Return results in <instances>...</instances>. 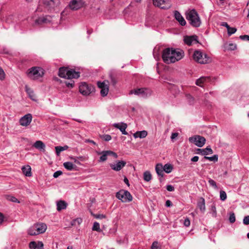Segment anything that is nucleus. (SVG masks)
I'll use <instances>...</instances> for the list:
<instances>
[{
	"label": "nucleus",
	"instance_id": "f257e3e1",
	"mask_svg": "<svg viewBox=\"0 0 249 249\" xmlns=\"http://www.w3.org/2000/svg\"><path fill=\"white\" fill-rule=\"evenodd\" d=\"M183 55L184 53L181 50L167 48L162 51V58L164 63L169 64L179 61Z\"/></svg>",
	"mask_w": 249,
	"mask_h": 249
},
{
	"label": "nucleus",
	"instance_id": "f03ea898",
	"mask_svg": "<svg viewBox=\"0 0 249 249\" xmlns=\"http://www.w3.org/2000/svg\"><path fill=\"white\" fill-rule=\"evenodd\" d=\"M186 18L193 27H198L201 24V20L198 14L195 9L186 12Z\"/></svg>",
	"mask_w": 249,
	"mask_h": 249
},
{
	"label": "nucleus",
	"instance_id": "7ed1b4c3",
	"mask_svg": "<svg viewBox=\"0 0 249 249\" xmlns=\"http://www.w3.org/2000/svg\"><path fill=\"white\" fill-rule=\"evenodd\" d=\"M58 75L62 78L67 79L78 78L80 73L74 70H69L67 68L62 67L59 70Z\"/></svg>",
	"mask_w": 249,
	"mask_h": 249
},
{
	"label": "nucleus",
	"instance_id": "20e7f679",
	"mask_svg": "<svg viewBox=\"0 0 249 249\" xmlns=\"http://www.w3.org/2000/svg\"><path fill=\"white\" fill-rule=\"evenodd\" d=\"M193 59L200 64H207L211 61V58L200 50H196L193 55Z\"/></svg>",
	"mask_w": 249,
	"mask_h": 249
},
{
	"label": "nucleus",
	"instance_id": "39448f33",
	"mask_svg": "<svg viewBox=\"0 0 249 249\" xmlns=\"http://www.w3.org/2000/svg\"><path fill=\"white\" fill-rule=\"evenodd\" d=\"M28 76L31 79L36 80L43 77L44 70L39 67H33L27 71Z\"/></svg>",
	"mask_w": 249,
	"mask_h": 249
},
{
	"label": "nucleus",
	"instance_id": "423d86ee",
	"mask_svg": "<svg viewBox=\"0 0 249 249\" xmlns=\"http://www.w3.org/2000/svg\"><path fill=\"white\" fill-rule=\"evenodd\" d=\"M47 229V226L44 223H37L31 226L28 230V233L30 235H36L44 233Z\"/></svg>",
	"mask_w": 249,
	"mask_h": 249
},
{
	"label": "nucleus",
	"instance_id": "0eeeda50",
	"mask_svg": "<svg viewBox=\"0 0 249 249\" xmlns=\"http://www.w3.org/2000/svg\"><path fill=\"white\" fill-rule=\"evenodd\" d=\"M152 90L147 88H138L131 90L129 94H135L141 98H147L149 97L152 94Z\"/></svg>",
	"mask_w": 249,
	"mask_h": 249
},
{
	"label": "nucleus",
	"instance_id": "6e6552de",
	"mask_svg": "<svg viewBox=\"0 0 249 249\" xmlns=\"http://www.w3.org/2000/svg\"><path fill=\"white\" fill-rule=\"evenodd\" d=\"M116 197L124 203L130 202L133 198L131 194L128 191L124 190L118 192L116 194Z\"/></svg>",
	"mask_w": 249,
	"mask_h": 249
},
{
	"label": "nucleus",
	"instance_id": "1a4fd4ad",
	"mask_svg": "<svg viewBox=\"0 0 249 249\" xmlns=\"http://www.w3.org/2000/svg\"><path fill=\"white\" fill-rule=\"evenodd\" d=\"M94 88L91 85L82 82L79 87V92L83 95H88L93 91Z\"/></svg>",
	"mask_w": 249,
	"mask_h": 249
},
{
	"label": "nucleus",
	"instance_id": "9d476101",
	"mask_svg": "<svg viewBox=\"0 0 249 249\" xmlns=\"http://www.w3.org/2000/svg\"><path fill=\"white\" fill-rule=\"evenodd\" d=\"M189 141L190 142L194 143L197 146L201 147L204 145L206 139L202 136L195 135L190 137L189 138Z\"/></svg>",
	"mask_w": 249,
	"mask_h": 249
},
{
	"label": "nucleus",
	"instance_id": "9b49d317",
	"mask_svg": "<svg viewBox=\"0 0 249 249\" xmlns=\"http://www.w3.org/2000/svg\"><path fill=\"white\" fill-rule=\"evenodd\" d=\"M97 86L101 89L100 93L102 96H106L108 92V81L98 82Z\"/></svg>",
	"mask_w": 249,
	"mask_h": 249
},
{
	"label": "nucleus",
	"instance_id": "f8f14e48",
	"mask_svg": "<svg viewBox=\"0 0 249 249\" xmlns=\"http://www.w3.org/2000/svg\"><path fill=\"white\" fill-rule=\"evenodd\" d=\"M153 3L155 6L163 9H168L170 6L166 0H153Z\"/></svg>",
	"mask_w": 249,
	"mask_h": 249
},
{
	"label": "nucleus",
	"instance_id": "ddd939ff",
	"mask_svg": "<svg viewBox=\"0 0 249 249\" xmlns=\"http://www.w3.org/2000/svg\"><path fill=\"white\" fill-rule=\"evenodd\" d=\"M32 120V115L28 113L21 117L19 120V124L22 126H26L30 124Z\"/></svg>",
	"mask_w": 249,
	"mask_h": 249
},
{
	"label": "nucleus",
	"instance_id": "4468645a",
	"mask_svg": "<svg viewBox=\"0 0 249 249\" xmlns=\"http://www.w3.org/2000/svg\"><path fill=\"white\" fill-rule=\"evenodd\" d=\"M83 5L82 0H71L69 5L70 9L73 10H77L81 8Z\"/></svg>",
	"mask_w": 249,
	"mask_h": 249
},
{
	"label": "nucleus",
	"instance_id": "2eb2a0df",
	"mask_svg": "<svg viewBox=\"0 0 249 249\" xmlns=\"http://www.w3.org/2000/svg\"><path fill=\"white\" fill-rule=\"evenodd\" d=\"M126 162L123 160H118L114 163L110 164L111 168L116 171H120L125 166Z\"/></svg>",
	"mask_w": 249,
	"mask_h": 249
},
{
	"label": "nucleus",
	"instance_id": "dca6fc26",
	"mask_svg": "<svg viewBox=\"0 0 249 249\" xmlns=\"http://www.w3.org/2000/svg\"><path fill=\"white\" fill-rule=\"evenodd\" d=\"M184 42L186 44L191 46L193 44H196L198 43V37L196 35L185 36L184 37Z\"/></svg>",
	"mask_w": 249,
	"mask_h": 249
},
{
	"label": "nucleus",
	"instance_id": "f3484780",
	"mask_svg": "<svg viewBox=\"0 0 249 249\" xmlns=\"http://www.w3.org/2000/svg\"><path fill=\"white\" fill-rule=\"evenodd\" d=\"M112 125L116 128L119 129L124 135H127L128 133L125 131L127 127L126 124L121 122L120 123H114Z\"/></svg>",
	"mask_w": 249,
	"mask_h": 249
},
{
	"label": "nucleus",
	"instance_id": "a211bd4d",
	"mask_svg": "<svg viewBox=\"0 0 249 249\" xmlns=\"http://www.w3.org/2000/svg\"><path fill=\"white\" fill-rule=\"evenodd\" d=\"M174 17L175 19L181 25L184 26L186 25V22L185 20L178 11H175L174 12Z\"/></svg>",
	"mask_w": 249,
	"mask_h": 249
},
{
	"label": "nucleus",
	"instance_id": "6ab92c4d",
	"mask_svg": "<svg viewBox=\"0 0 249 249\" xmlns=\"http://www.w3.org/2000/svg\"><path fill=\"white\" fill-rule=\"evenodd\" d=\"M51 21V17L49 16L45 17H41L38 18L36 20V23L38 24H41L43 23H48Z\"/></svg>",
	"mask_w": 249,
	"mask_h": 249
},
{
	"label": "nucleus",
	"instance_id": "aec40b11",
	"mask_svg": "<svg viewBox=\"0 0 249 249\" xmlns=\"http://www.w3.org/2000/svg\"><path fill=\"white\" fill-rule=\"evenodd\" d=\"M197 151L199 154L205 156L209 154H212L213 153V150L209 146L205 149H198Z\"/></svg>",
	"mask_w": 249,
	"mask_h": 249
},
{
	"label": "nucleus",
	"instance_id": "412c9836",
	"mask_svg": "<svg viewBox=\"0 0 249 249\" xmlns=\"http://www.w3.org/2000/svg\"><path fill=\"white\" fill-rule=\"evenodd\" d=\"M210 78L208 76H202L196 80V84L197 86L202 87L203 84L208 81H209Z\"/></svg>",
	"mask_w": 249,
	"mask_h": 249
},
{
	"label": "nucleus",
	"instance_id": "4be33fe9",
	"mask_svg": "<svg viewBox=\"0 0 249 249\" xmlns=\"http://www.w3.org/2000/svg\"><path fill=\"white\" fill-rule=\"evenodd\" d=\"M34 147L42 151H45V144L41 141H36L34 144H33Z\"/></svg>",
	"mask_w": 249,
	"mask_h": 249
},
{
	"label": "nucleus",
	"instance_id": "5701e85b",
	"mask_svg": "<svg viewBox=\"0 0 249 249\" xmlns=\"http://www.w3.org/2000/svg\"><path fill=\"white\" fill-rule=\"evenodd\" d=\"M67 205V203L65 201L59 200L56 203L57 210L60 211L62 210L66 209Z\"/></svg>",
	"mask_w": 249,
	"mask_h": 249
},
{
	"label": "nucleus",
	"instance_id": "b1692460",
	"mask_svg": "<svg viewBox=\"0 0 249 249\" xmlns=\"http://www.w3.org/2000/svg\"><path fill=\"white\" fill-rule=\"evenodd\" d=\"M23 174L26 177L32 176L31 168L29 165L23 166L21 168Z\"/></svg>",
	"mask_w": 249,
	"mask_h": 249
},
{
	"label": "nucleus",
	"instance_id": "393cba45",
	"mask_svg": "<svg viewBox=\"0 0 249 249\" xmlns=\"http://www.w3.org/2000/svg\"><path fill=\"white\" fill-rule=\"evenodd\" d=\"M197 206L202 213L205 212L206 208L205 199L204 198L201 197L200 198L199 201L197 202Z\"/></svg>",
	"mask_w": 249,
	"mask_h": 249
},
{
	"label": "nucleus",
	"instance_id": "a878e982",
	"mask_svg": "<svg viewBox=\"0 0 249 249\" xmlns=\"http://www.w3.org/2000/svg\"><path fill=\"white\" fill-rule=\"evenodd\" d=\"M63 166L65 169L68 171H73L76 168V165H74L72 162L67 161L63 163Z\"/></svg>",
	"mask_w": 249,
	"mask_h": 249
},
{
	"label": "nucleus",
	"instance_id": "bb28decb",
	"mask_svg": "<svg viewBox=\"0 0 249 249\" xmlns=\"http://www.w3.org/2000/svg\"><path fill=\"white\" fill-rule=\"evenodd\" d=\"M155 170L158 176L162 177L164 175V170L163 166L161 164H157L155 167Z\"/></svg>",
	"mask_w": 249,
	"mask_h": 249
},
{
	"label": "nucleus",
	"instance_id": "cd10ccee",
	"mask_svg": "<svg viewBox=\"0 0 249 249\" xmlns=\"http://www.w3.org/2000/svg\"><path fill=\"white\" fill-rule=\"evenodd\" d=\"M25 91L29 95V97L33 101L36 100V97L34 94V91L27 86H25Z\"/></svg>",
	"mask_w": 249,
	"mask_h": 249
},
{
	"label": "nucleus",
	"instance_id": "c85d7f7f",
	"mask_svg": "<svg viewBox=\"0 0 249 249\" xmlns=\"http://www.w3.org/2000/svg\"><path fill=\"white\" fill-rule=\"evenodd\" d=\"M147 135V132L145 130H142L141 131H137L134 134L133 136L134 138H144L146 137Z\"/></svg>",
	"mask_w": 249,
	"mask_h": 249
},
{
	"label": "nucleus",
	"instance_id": "c756f323",
	"mask_svg": "<svg viewBox=\"0 0 249 249\" xmlns=\"http://www.w3.org/2000/svg\"><path fill=\"white\" fill-rule=\"evenodd\" d=\"M99 154H101V156L100 157L99 161L103 162L106 161L107 160V157L109 156V151H103L99 153Z\"/></svg>",
	"mask_w": 249,
	"mask_h": 249
},
{
	"label": "nucleus",
	"instance_id": "7c9ffc66",
	"mask_svg": "<svg viewBox=\"0 0 249 249\" xmlns=\"http://www.w3.org/2000/svg\"><path fill=\"white\" fill-rule=\"evenodd\" d=\"M69 148L68 146L65 145L64 146H57L55 147V149L56 151V153L57 156H59L60 153L62 151L66 150L68 149Z\"/></svg>",
	"mask_w": 249,
	"mask_h": 249
},
{
	"label": "nucleus",
	"instance_id": "2f4dec72",
	"mask_svg": "<svg viewBox=\"0 0 249 249\" xmlns=\"http://www.w3.org/2000/svg\"><path fill=\"white\" fill-rule=\"evenodd\" d=\"M163 167L164 171L166 173H171L173 169V166L171 164H165Z\"/></svg>",
	"mask_w": 249,
	"mask_h": 249
},
{
	"label": "nucleus",
	"instance_id": "473e14b6",
	"mask_svg": "<svg viewBox=\"0 0 249 249\" xmlns=\"http://www.w3.org/2000/svg\"><path fill=\"white\" fill-rule=\"evenodd\" d=\"M43 4L48 8H51L54 6V1L53 0H44Z\"/></svg>",
	"mask_w": 249,
	"mask_h": 249
},
{
	"label": "nucleus",
	"instance_id": "72a5a7b5",
	"mask_svg": "<svg viewBox=\"0 0 249 249\" xmlns=\"http://www.w3.org/2000/svg\"><path fill=\"white\" fill-rule=\"evenodd\" d=\"M152 176L149 171H145L143 173V179L146 181H149L151 179Z\"/></svg>",
	"mask_w": 249,
	"mask_h": 249
},
{
	"label": "nucleus",
	"instance_id": "f704fd0d",
	"mask_svg": "<svg viewBox=\"0 0 249 249\" xmlns=\"http://www.w3.org/2000/svg\"><path fill=\"white\" fill-rule=\"evenodd\" d=\"M218 158V157L217 155H214L212 157L204 156L203 158V159L205 160H208L210 161H213L214 162L217 161Z\"/></svg>",
	"mask_w": 249,
	"mask_h": 249
},
{
	"label": "nucleus",
	"instance_id": "c9c22d12",
	"mask_svg": "<svg viewBox=\"0 0 249 249\" xmlns=\"http://www.w3.org/2000/svg\"><path fill=\"white\" fill-rule=\"evenodd\" d=\"M186 97L189 104L193 105L194 104L195 99L190 94H187Z\"/></svg>",
	"mask_w": 249,
	"mask_h": 249
},
{
	"label": "nucleus",
	"instance_id": "e433bc0d",
	"mask_svg": "<svg viewBox=\"0 0 249 249\" xmlns=\"http://www.w3.org/2000/svg\"><path fill=\"white\" fill-rule=\"evenodd\" d=\"M92 231H100V224L97 222H95L93 223V227L92 228Z\"/></svg>",
	"mask_w": 249,
	"mask_h": 249
},
{
	"label": "nucleus",
	"instance_id": "4c0bfd02",
	"mask_svg": "<svg viewBox=\"0 0 249 249\" xmlns=\"http://www.w3.org/2000/svg\"><path fill=\"white\" fill-rule=\"evenodd\" d=\"M227 31L228 35L230 36L234 34L236 32L237 29L234 27H231L230 26V28L227 29Z\"/></svg>",
	"mask_w": 249,
	"mask_h": 249
},
{
	"label": "nucleus",
	"instance_id": "58836bf2",
	"mask_svg": "<svg viewBox=\"0 0 249 249\" xmlns=\"http://www.w3.org/2000/svg\"><path fill=\"white\" fill-rule=\"evenodd\" d=\"M208 182L210 185L213 187L215 189H218V187L217 186L216 182L213 179L209 178V179L208 180Z\"/></svg>",
	"mask_w": 249,
	"mask_h": 249
},
{
	"label": "nucleus",
	"instance_id": "ea45409f",
	"mask_svg": "<svg viewBox=\"0 0 249 249\" xmlns=\"http://www.w3.org/2000/svg\"><path fill=\"white\" fill-rule=\"evenodd\" d=\"M82 222V219L81 218H77L71 221V225H75L76 224L78 225L80 224Z\"/></svg>",
	"mask_w": 249,
	"mask_h": 249
},
{
	"label": "nucleus",
	"instance_id": "a19ab883",
	"mask_svg": "<svg viewBox=\"0 0 249 249\" xmlns=\"http://www.w3.org/2000/svg\"><path fill=\"white\" fill-rule=\"evenodd\" d=\"M220 198L222 201H224L227 198V194L224 191H220Z\"/></svg>",
	"mask_w": 249,
	"mask_h": 249
},
{
	"label": "nucleus",
	"instance_id": "79ce46f5",
	"mask_svg": "<svg viewBox=\"0 0 249 249\" xmlns=\"http://www.w3.org/2000/svg\"><path fill=\"white\" fill-rule=\"evenodd\" d=\"M151 248V249H160V246L157 241H154L152 243Z\"/></svg>",
	"mask_w": 249,
	"mask_h": 249
},
{
	"label": "nucleus",
	"instance_id": "37998d69",
	"mask_svg": "<svg viewBox=\"0 0 249 249\" xmlns=\"http://www.w3.org/2000/svg\"><path fill=\"white\" fill-rule=\"evenodd\" d=\"M91 214L96 219H103L106 218V215L103 214H93L91 213Z\"/></svg>",
	"mask_w": 249,
	"mask_h": 249
},
{
	"label": "nucleus",
	"instance_id": "c03bdc74",
	"mask_svg": "<svg viewBox=\"0 0 249 249\" xmlns=\"http://www.w3.org/2000/svg\"><path fill=\"white\" fill-rule=\"evenodd\" d=\"M101 138L106 142H108L111 139V137L110 135L105 134L101 136Z\"/></svg>",
	"mask_w": 249,
	"mask_h": 249
},
{
	"label": "nucleus",
	"instance_id": "a18cd8bd",
	"mask_svg": "<svg viewBox=\"0 0 249 249\" xmlns=\"http://www.w3.org/2000/svg\"><path fill=\"white\" fill-rule=\"evenodd\" d=\"M110 82H111V84L113 86H114L117 83V80L116 78L115 77L113 76V75H110Z\"/></svg>",
	"mask_w": 249,
	"mask_h": 249
},
{
	"label": "nucleus",
	"instance_id": "49530a36",
	"mask_svg": "<svg viewBox=\"0 0 249 249\" xmlns=\"http://www.w3.org/2000/svg\"><path fill=\"white\" fill-rule=\"evenodd\" d=\"M29 247L30 249H36L37 248V244L36 242L32 241L29 243Z\"/></svg>",
	"mask_w": 249,
	"mask_h": 249
},
{
	"label": "nucleus",
	"instance_id": "de8ad7c7",
	"mask_svg": "<svg viewBox=\"0 0 249 249\" xmlns=\"http://www.w3.org/2000/svg\"><path fill=\"white\" fill-rule=\"evenodd\" d=\"M159 49V47H155V48L153 50V55H154V57H155V58H156L157 57H158Z\"/></svg>",
	"mask_w": 249,
	"mask_h": 249
},
{
	"label": "nucleus",
	"instance_id": "09e8293b",
	"mask_svg": "<svg viewBox=\"0 0 249 249\" xmlns=\"http://www.w3.org/2000/svg\"><path fill=\"white\" fill-rule=\"evenodd\" d=\"M229 221L231 223H233L235 221V216L234 213H232L230 214Z\"/></svg>",
	"mask_w": 249,
	"mask_h": 249
},
{
	"label": "nucleus",
	"instance_id": "8fccbe9b",
	"mask_svg": "<svg viewBox=\"0 0 249 249\" xmlns=\"http://www.w3.org/2000/svg\"><path fill=\"white\" fill-rule=\"evenodd\" d=\"M236 49V45L233 43H230L228 47V49L231 51H233Z\"/></svg>",
	"mask_w": 249,
	"mask_h": 249
},
{
	"label": "nucleus",
	"instance_id": "3c124183",
	"mask_svg": "<svg viewBox=\"0 0 249 249\" xmlns=\"http://www.w3.org/2000/svg\"><path fill=\"white\" fill-rule=\"evenodd\" d=\"M243 224L245 225L249 224V215H247L244 217L243 220Z\"/></svg>",
	"mask_w": 249,
	"mask_h": 249
},
{
	"label": "nucleus",
	"instance_id": "603ef678",
	"mask_svg": "<svg viewBox=\"0 0 249 249\" xmlns=\"http://www.w3.org/2000/svg\"><path fill=\"white\" fill-rule=\"evenodd\" d=\"M5 78V73L3 70L0 67V79L3 80Z\"/></svg>",
	"mask_w": 249,
	"mask_h": 249
},
{
	"label": "nucleus",
	"instance_id": "864d4df0",
	"mask_svg": "<svg viewBox=\"0 0 249 249\" xmlns=\"http://www.w3.org/2000/svg\"><path fill=\"white\" fill-rule=\"evenodd\" d=\"M211 210L213 212V216L215 217L216 215V210L214 205H213L211 206Z\"/></svg>",
	"mask_w": 249,
	"mask_h": 249
},
{
	"label": "nucleus",
	"instance_id": "5fc2aeb1",
	"mask_svg": "<svg viewBox=\"0 0 249 249\" xmlns=\"http://www.w3.org/2000/svg\"><path fill=\"white\" fill-rule=\"evenodd\" d=\"M62 174V172L61 171H57L53 173V177L54 178H57L59 176Z\"/></svg>",
	"mask_w": 249,
	"mask_h": 249
},
{
	"label": "nucleus",
	"instance_id": "6e6d98bb",
	"mask_svg": "<svg viewBox=\"0 0 249 249\" xmlns=\"http://www.w3.org/2000/svg\"><path fill=\"white\" fill-rule=\"evenodd\" d=\"M183 224L186 227H189L190 225V221L188 218L185 219Z\"/></svg>",
	"mask_w": 249,
	"mask_h": 249
},
{
	"label": "nucleus",
	"instance_id": "4d7b16f0",
	"mask_svg": "<svg viewBox=\"0 0 249 249\" xmlns=\"http://www.w3.org/2000/svg\"><path fill=\"white\" fill-rule=\"evenodd\" d=\"M166 189L167 190V191L169 192H172L175 190V188L173 186L171 185H167L166 186Z\"/></svg>",
	"mask_w": 249,
	"mask_h": 249
},
{
	"label": "nucleus",
	"instance_id": "13d9d810",
	"mask_svg": "<svg viewBox=\"0 0 249 249\" xmlns=\"http://www.w3.org/2000/svg\"><path fill=\"white\" fill-rule=\"evenodd\" d=\"M70 159L73 160L75 163L78 165L81 164V162L77 160V157H70Z\"/></svg>",
	"mask_w": 249,
	"mask_h": 249
},
{
	"label": "nucleus",
	"instance_id": "bf43d9fd",
	"mask_svg": "<svg viewBox=\"0 0 249 249\" xmlns=\"http://www.w3.org/2000/svg\"><path fill=\"white\" fill-rule=\"evenodd\" d=\"M8 199L12 202H19L18 199L13 196H9V197L8 198Z\"/></svg>",
	"mask_w": 249,
	"mask_h": 249
},
{
	"label": "nucleus",
	"instance_id": "052dcab7",
	"mask_svg": "<svg viewBox=\"0 0 249 249\" xmlns=\"http://www.w3.org/2000/svg\"><path fill=\"white\" fill-rule=\"evenodd\" d=\"M239 38L242 40H246L249 41V36H248V35L240 36H239Z\"/></svg>",
	"mask_w": 249,
	"mask_h": 249
},
{
	"label": "nucleus",
	"instance_id": "680f3d73",
	"mask_svg": "<svg viewBox=\"0 0 249 249\" xmlns=\"http://www.w3.org/2000/svg\"><path fill=\"white\" fill-rule=\"evenodd\" d=\"M43 244L42 242H38L37 245V248L38 249H44Z\"/></svg>",
	"mask_w": 249,
	"mask_h": 249
},
{
	"label": "nucleus",
	"instance_id": "e2e57ef3",
	"mask_svg": "<svg viewBox=\"0 0 249 249\" xmlns=\"http://www.w3.org/2000/svg\"><path fill=\"white\" fill-rule=\"evenodd\" d=\"M109 151V156H113L114 158H117L118 157V155L117 154L112 151H110V150H108Z\"/></svg>",
	"mask_w": 249,
	"mask_h": 249
},
{
	"label": "nucleus",
	"instance_id": "0e129e2a",
	"mask_svg": "<svg viewBox=\"0 0 249 249\" xmlns=\"http://www.w3.org/2000/svg\"><path fill=\"white\" fill-rule=\"evenodd\" d=\"M66 85L68 88H73L74 86V82H66Z\"/></svg>",
	"mask_w": 249,
	"mask_h": 249
},
{
	"label": "nucleus",
	"instance_id": "69168bd1",
	"mask_svg": "<svg viewBox=\"0 0 249 249\" xmlns=\"http://www.w3.org/2000/svg\"><path fill=\"white\" fill-rule=\"evenodd\" d=\"M173 205L172 204V202L169 200H166V202H165V206L167 207H170L171 206H172Z\"/></svg>",
	"mask_w": 249,
	"mask_h": 249
},
{
	"label": "nucleus",
	"instance_id": "338daca9",
	"mask_svg": "<svg viewBox=\"0 0 249 249\" xmlns=\"http://www.w3.org/2000/svg\"><path fill=\"white\" fill-rule=\"evenodd\" d=\"M178 133H173L171 136V140L173 141L174 139H176L178 137Z\"/></svg>",
	"mask_w": 249,
	"mask_h": 249
},
{
	"label": "nucleus",
	"instance_id": "774afa93",
	"mask_svg": "<svg viewBox=\"0 0 249 249\" xmlns=\"http://www.w3.org/2000/svg\"><path fill=\"white\" fill-rule=\"evenodd\" d=\"M220 25L223 27H225L227 29L228 28H230V26L228 25V24L226 22H222L221 23Z\"/></svg>",
	"mask_w": 249,
	"mask_h": 249
}]
</instances>
